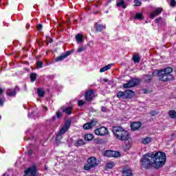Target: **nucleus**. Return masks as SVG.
<instances>
[{"instance_id":"b1692460","label":"nucleus","mask_w":176,"mask_h":176,"mask_svg":"<svg viewBox=\"0 0 176 176\" xmlns=\"http://www.w3.org/2000/svg\"><path fill=\"white\" fill-rule=\"evenodd\" d=\"M168 115L169 118H170L171 119H176V111H175V110H170L168 112Z\"/></svg>"},{"instance_id":"ddd939ff","label":"nucleus","mask_w":176,"mask_h":176,"mask_svg":"<svg viewBox=\"0 0 176 176\" xmlns=\"http://www.w3.org/2000/svg\"><path fill=\"white\" fill-rule=\"evenodd\" d=\"M142 126L141 122H133L131 124V130L132 131H137Z\"/></svg>"},{"instance_id":"4468645a","label":"nucleus","mask_w":176,"mask_h":176,"mask_svg":"<svg viewBox=\"0 0 176 176\" xmlns=\"http://www.w3.org/2000/svg\"><path fill=\"white\" fill-rule=\"evenodd\" d=\"M122 176H134L133 170L130 168H124L122 171Z\"/></svg>"},{"instance_id":"a211bd4d","label":"nucleus","mask_w":176,"mask_h":176,"mask_svg":"<svg viewBox=\"0 0 176 176\" xmlns=\"http://www.w3.org/2000/svg\"><path fill=\"white\" fill-rule=\"evenodd\" d=\"M96 124H94V122H91L89 123H86L83 125V129L85 130H90V129H93V126H95Z\"/></svg>"},{"instance_id":"473e14b6","label":"nucleus","mask_w":176,"mask_h":176,"mask_svg":"<svg viewBox=\"0 0 176 176\" xmlns=\"http://www.w3.org/2000/svg\"><path fill=\"white\" fill-rule=\"evenodd\" d=\"M37 93H38V97H44L45 96V91L42 90L40 88H38L37 89Z\"/></svg>"},{"instance_id":"72a5a7b5","label":"nucleus","mask_w":176,"mask_h":176,"mask_svg":"<svg viewBox=\"0 0 176 176\" xmlns=\"http://www.w3.org/2000/svg\"><path fill=\"white\" fill-rule=\"evenodd\" d=\"M120 152L113 151V155L112 157H119L121 156Z\"/></svg>"},{"instance_id":"8fccbe9b","label":"nucleus","mask_w":176,"mask_h":176,"mask_svg":"<svg viewBox=\"0 0 176 176\" xmlns=\"http://www.w3.org/2000/svg\"><path fill=\"white\" fill-rule=\"evenodd\" d=\"M49 43H53V38H50Z\"/></svg>"},{"instance_id":"9d476101","label":"nucleus","mask_w":176,"mask_h":176,"mask_svg":"<svg viewBox=\"0 0 176 176\" xmlns=\"http://www.w3.org/2000/svg\"><path fill=\"white\" fill-rule=\"evenodd\" d=\"M94 28L96 32H102V31H105V30H107V25L96 22L94 24Z\"/></svg>"},{"instance_id":"4d7b16f0","label":"nucleus","mask_w":176,"mask_h":176,"mask_svg":"<svg viewBox=\"0 0 176 176\" xmlns=\"http://www.w3.org/2000/svg\"><path fill=\"white\" fill-rule=\"evenodd\" d=\"M0 120H1V117H0Z\"/></svg>"},{"instance_id":"bb28decb","label":"nucleus","mask_w":176,"mask_h":176,"mask_svg":"<svg viewBox=\"0 0 176 176\" xmlns=\"http://www.w3.org/2000/svg\"><path fill=\"white\" fill-rule=\"evenodd\" d=\"M134 19L135 20H144V15L142 13L138 12L134 16Z\"/></svg>"},{"instance_id":"f704fd0d","label":"nucleus","mask_w":176,"mask_h":176,"mask_svg":"<svg viewBox=\"0 0 176 176\" xmlns=\"http://www.w3.org/2000/svg\"><path fill=\"white\" fill-rule=\"evenodd\" d=\"M36 65L37 69L43 68V62L42 61H37Z\"/></svg>"},{"instance_id":"e433bc0d","label":"nucleus","mask_w":176,"mask_h":176,"mask_svg":"<svg viewBox=\"0 0 176 176\" xmlns=\"http://www.w3.org/2000/svg\"><path fill=\"white\" fill-rule=\"evenodd\" d=\"M94 142L98 144H104V139H95Z\"/></svg>"},{"instance_id":"20e7f679","label":"nucleus","mask_w":176,"mask_h":176,"mask_svg":"<svg viewBox=\"0 0 176 176\" xmlns=\"http://www.w3.org/2000/svg\"><path fill=\"white\" fill-rule=\"evenodd\" d=\"M134 96H135V92L130 89H127L124 91H120L117 93V98H122V100H131Z\"/></svg>"},{"instance_id":"7c9ffc66","label":"nucleus","mask_w":176,"mask_h":176,"mask_svg":"<svg viewBox=\"0 0 176 176\" xmlns=\"http://www.w3.org/2000/svg\"><path fill=\"white\" fill-rule=\"evenodd\" d=\"M104 156L107 157H112L113 156V151L112 150H107L104 151Z\"/></svg>"},{"instance_id":"7ed1b4c3","label":"nucleus","mask_w":176,"mask_h":176,"mask_svg":"<svg viewBox=\"0 0 176 176\" xmlns=\"http://www.w3.org/2000/svg\"><path fill=\"white\" fill-rule=\"evenodd\" d=\"M173 72V68L166 67L164 69H160L157 71V76L160 80L162 82H170V80H174V76L171 74Z\"/></svg>"},{"instance_id":"ea45409f","label":"nucleus","mask_w":176,"mask_h":176,"mask_svg":"<svg viewBox=\"0 0 176 176\" xmlns=\"http://www.w3.org/2000/svg\"><path fill=\"white\" fill-rule=\"evenodd\" d=\"M86 49H87L86 46L80 47L78 48V53H82V52H85V50H86Z\"/></svg>"},{"instance_id":"3c124183","label":"nucleus","mask_w":176,"mask_h":176,"mask_svg":"<svg viewBox=\"0 0 176 176\" xmlns=\"http://www.w3.org/2000/svg\"><path fill=\"white\" fill-rule=\"evenodd\" d=\"M48 168H49L47 167V166H46V165L44 166V169H45V170H47Z\"/></svg>"},{"instance_id":"f03ea898","label":"nucleus","mask_w":176,"mask_h":176,"mask_svg":"<svg viewBox=\"0 0 176 176\" xmlns=\"http://www.w3.org/2000/svg\"><path fill=\"white\" fill-rule=\"evenodd\" d=\"M113 133L120 141H129L130 140V133L121 126L113 127Z\"/></svg>"},{"instance_id":"0eeeda50","label":"nucleus","mask_w":176,"mask_h":176,"mask_svg":"<svg viewBox=\"0 0 176 176\" xmlns=\"http://www.w3.org/2000/svg\"><path fill=\"white\" fill-rule=\"evenodd\" d=\"M140 85V80L137 78H132L129 80L126 83L123 85L124 89H130V87H135V86H138Z\"/></svg>"},{"instance_id":"cd10ccee","label":"nucleus","mask_w":176,"mask_h":176,"mask_svg":"<svg viewBox=\"0 0 176 176\" xmlns=\"http://www.w3.org/2000/svg\"><path fill=\"white\" fill-rule=\"evenodd\" d=\"M76 41L78 43H80V42H83V35H82V34H77L76 36Z\"/></svg>"},{"instance_id":"58836bf2","label":"nucleus","mask_w":176,"mask_h":176,"mask_svg":"<svg viewBox=\"0 0 176 176\" xmlns=\"http://www.w3.org/2000/svg\"><path fill=\"white\" fill-rule=\"evenodd\" d=\"M134 3L135 6H141L142 2H141V0H134Z\"/></svg>"},{"instance_id":"c85d7f7f","label":"nucleus","mask_w":176,"mask_h":176,"mask_svg":"<svg viewBox=\"0 0 176 176\" xmlns=\"http://www.w3.org/2000/svg\"><path fill=\"white\" fill-rule=\"evenodd\" d=\"M16 89H17V87H15L14 91L8 92L7 96H8V97H16V95L17 94L16 92Z\"/></svg>"},{"instance_id":"393cba45","label":"nucleus","mask_w":176,"mask_h":176,"mask_svg":"<svg viewBox=\"0 0 176 176\" xmlns=\"http://www.w3.org/2000/svg\"><path fill=\"white\" fill-rule=\"evenodd\" d=\"M116 166L115 162H109L106 164V168L107 170L112 169L113 167Z\"/></svg>"},{"instance_id":"09e8293b","label":"nucleus","mask_w":176,"mask_h":176,"mask_svg":"<svg viewBox=\"0 0 176 176\" xmlns=\"http://www.w3.org/2000/svg\"><path fill=\"white\" fill-rule=\"evenodd\" d=\"M43 109L45 110L46 111H49V109L46 106H43Z\"/></svg>"},{"instance_id":"603ef678","label":"nucleus","mask_w":176,"mask_h":176,"mask_svg":"<svg viewBox=\"0 0 176 176\" xmlns=\"http://www.w3.org/2000/svg\"><path fill=\"white\" fill-rule=\"evenodd\" d=\"M32 176H38L36 173H34V175H32Z\"/></svg>"},{"instance_id":"a19ab883","label":"nucleus","mask_w":176,"mask_h":176,"mask_svg":"<svg viewBox=\"0 0 176 176\" xmlns=\"http://www.w3.org/2000/svg\"><path fill=\"white\" fill-rule=\"evenodd\" d=\"M170 6L172 8H175V6H176V1H175V0H170Z\"/></svg>"},{"instance_id":"79ce46f5","label":"nucleus","mask_w":176,"mask_h":176,"mask_svg":"<svg viewBox=\"0 0 176 176\" xmlns=\"http://www.w3.org/2000/svg\"><path fill=\"white\" fill-rule=\"evenodd\" d=\"M38 31H42V28H43V25L41 23H38L36 26Z\"/></svg>"},{"instance_id":"2f4dec72","label":"nucleus","mask_w":176,"mask_h":176,"mask_svg":"<svg viewBox=\"0 0 176 176\" xmlns=\"http://www.w3.org/2000/svg\"><path fill=\"white\" fill-rule=\"evenodd\" d=\"M151 141H152V138L146 137V138H144L142 140V142L144 145H146V144H149V142H151Z\"/></svg>"},{"instance_id":"423d86ee","label":"nucleus","mask_w":176,"mask_h":176,"mask_svg":"<svg viewBox=\"0 0 176 176\" xmlns=\"http://www.w3.org/2000/svg\"><path fill=\"white\" fill-rule=\"evenodd\" d=\"M94 133L96 135H98L100 137H104L105 135H108L109 134V131L105 126H101L94 130Z\"/></svg>"},{"instance_id":"412c9836","label":"nucleus","mask_w":176,"mask_h":176,"mask_svg":"<svg viewBox=\"0 0 176 176\" xmlns=\"http://www.w3.org/2000/svg\"><path fill=\"white\" fill-rule=\"evenodd\" d=\"M113 66V64H109V65L100 68V73L105 72V71H108L109 69H111V68H112Z\"/></svg>"},{"instance_id":"de8ad7c7","label":"nucleus","mask_w":176,"mask_h":176,"mask_svg":"<svg viewBox=\"0 0 176 176\" xmlns=\"http://www.w3.org/2000/svg\"><path fill=\"white\" fill-rule=\"evenodd\" d=\"M56 118H57V116H52L51 118V120H53V121L56 120Z\"/></svg>"},{"instance_id":"2eb2a0df","label":"nucleus","mask_w":176,"mask_h":176,"mask_svg":"<svg viewBox=\"0 0 176 176\" xmlns=\"http://www.w3.org/2000/svg\"><path fill=\"white\" fill-rule=\"evenodd\" d=\"M152 76H155L154 72L152 73V75L151 74L144 75L142 78L143 82H144L145 83H151V82H152Z\"/></svg>"},{"instance_id":"f257e3e1","label":"nucleus","mask_w":176,"mask_h":176,"mask_svg":"<svg viewBox=\"0 0 176 176\" xmlns=\"http://www.w3.org/2000/svg\"><path fill=\"white\" fill-rule=\"evenodd\" d=\"M166 160H167V157L164 152L148 153L142 157L140 166L145 170H149V168L159 170L166 164Z\"/></svg>"},{"instance_id":"5701e85b","label":"nucleus","mask_w":176,"mask_h":176,"mask_svg":"<svg viewBox=\"0 0 176 176\" xmlns=\"http://www.w3.org/2000/svg\"><path fill=\"white\" fill-rule=\"evenodd\" d=\"M30 82L34 83V82H35V80L38 79V74L36 73H32L30 74Z\"/></svg>"},{"instance_id":"6e6552de","label":"nucleus","mask_w":176,"mask_h":176,"mask_svg":"<svg viewBox=\"0 0 176 176\" xmlns=\"http://www.w3.org/2000/svg\"><path fill=\"white\" fill-rule=\"evenodd\" d=\"M96 94L94 93V90L89 89L85 92V98L87 102H91L93 100H94V97Z\"/></svg>"},{"instance_id":"5fc2aeb1","label":"nucleus","mask_w":176,"mask_h":176,"mask_svg":"<svg viewBox=\"0 0 176 176\" xmlns=\"http://www.w3.org/2000/svg\"><path fill=\"white\" fill-rule=\"evenodd\" d=\"M1 2H2V0H0V3H1Z\"/></svg>"},{"instance_id":"6ab92c4d","label":"nucleus","mask_w":176,"mask_h":176,"mask_svg":"<svg viewBox=\"0 0 176 176\" xmlns=\"http://www.w3.org/2000/svg\"><path fill=\"white\" fill-rule=\"evenodd\" d=\"M132 60L134 63L140 64V63H141V58L140 57V54H136L133 55L132 57Z\"/></svg>"},{"instance_id":"49530a36","label":"nucleus","mask_w":176,"mask_h":176,"mask_svg":"<svg viewBox=\"0 0 176 176\" xmlns=\"http://www.w3.org/2000/svg\"><path fill=\"white\" fill-rule=\"evenodd\" d=\"M151 115L152 116H155V115H156V111H151Z\"/></svg>"},{"instance_id":"4be33fe9","label":"nucleus","mask_w":176,"mask_h":176,"mask_svg":"<svg viewBox=\"0 0 176 176\" xmlns=\"http://www.w3.org/2000/svg\"><path fill=\"white\" fill-rule=\"evenodd\" d=\"M86 142H85V140L83 139L78 140L75 143V146L79 147L85 145Z\"/></svg>"},{"instance_id":"a878e982","label":"nucleus","mask_w":176,"mask_h":176,"mask_svg":"<svg viewBox=\"0 0 176 176\" xmlns=\"http://www.w3.org/2000/svg\"><path fill=\"white\" fill-rule=\"evenodd\" d=\"M94 138V136L91 133L86 134L84 137L85 141H91Z\"/></svg>"},{"instance_id":"9b49d317","label":"nucleus","mask_w":176,"mask_h":176,"mask_svg":"<svg viewBox=\"0 0 176 176\" xmlns=\"http://www.w3.org/2000/svg\"><path fill=\"white\" fill-rule=\"evenodd\" d=\"M70 54H72V50L67 51L65 53L58 56L56 58L55 61L56 63H58V61H63V60H65V58H67L68 56H70Z\"/></svg>"},{"instance_id":"f3484780","label":"nucleus","mask_w":176,"mask_h":176,"mask_svg":"<svg viewBox=\"0 0 176 176\" xmlns=\"http://www.w3.org/2000/svg\"><path fill=\"white\" fill-rule=\"evenodd\" d=\"M60 109H62L63 112L66 113V115H71L72 113V107H61Z\"/></svg>"},{"instance_id":"a18cd8bd","label":"nucleus","mask_w":176,"mask_h":176,"mask_svg":"<svg viewBox=\"0 0 176 176\" xmlns=\"http://www.w3.org/2000/svg\"><path fill=\"white\" fill-rule=\"evenodd\" d=\"M28 155H29L30 156H31V155H32V150H29V151H28Z\"/></svg>"},{"instance_id":"39448f33","label":"nucleus","mask_w":176,"mask_h":176,"mask_svg":"<svg viewBox=\"0 0 176 176\" xmlns=\"http://www.w3.org/2000/svg\"><path fill=\"white\" fill-rule=\"evenodd\" d=\"M87 164L84 166V170L86 171H89V170H91V168H94L98 166V162H97V158L95 157H91L87 160Z\"/></svg>"},{"instance_id":"dca6fc26","label":"nucleus","mask_w":176,"mask_h":176,"mask_svg":"<svg viewBox=\"0 0 176 176\" xmlns=\"http://www.w3.org/2000/svg\"><path fill=\"white\" fill-rule=\"evenodd\" d=\"M117 8H122V9H126L127 5L124 3V0H118L116 2Z\"/></svg>"},{"instance_id":"c756f323","label":"nucleus","mask_w":176,"mask_h":176,"mask_svg":"<svg viewBox=\"0 0 176 176\" xmlns=\"http://www.w3.org/2000/svg\"><path fill=\"white\" fill-rule=\"evenodd\" d=\"M61 140H63V135L58 133V134L56 135V137L55 138V142L58 143L61 141Z\"/></svg>"},{"instance_id":"f8f14e48","label":"nucleus","mask_w":176,"mask_h":176,"mask_svg":"<svg viewBox=\"0 0 176 176\" xmlns=\"http://www.w3.org/2000/svg\"><path fill=\"white\" fill-rule=\"evenodd\" d=\"M163 12V8L158 7L154 11H153L150 14V19H153L156 17V16H159L160 14H162V12Z\"/></svg>"},{"instance_id":"1a4fd4ad","label":"nucleus","mask_w":176,"mask_h":176,"mask_svg":"<svg viewBox=\"0 0 176 176\" xmlns=\"http://www.w3.org/2000/svg\"><path fill=\"white\" fill-rule=\"evenodd\" d=\"M71 123H72V121L71 120H67L65 121L64 126L60 129L59 133L60 134H65L68 130H69V128L71 127Z\"/></svg>"},{"instance_id":"4c0bfd02","label":"nucleus","mask_w":176,"mask_h":176,"mask_svg":"<svg viewBox=\"0 0 176 176\" xmlns=\"http://www.w3.org/2000/svg\"><path fill=\"white\" fill-rule=\"evenodd\" d=\"M56 115L57 119H61L63 117V113L60 112V111H56Z\"/></svg>"},{"instance_id":"aec40b11","label":"nucleus","mask_w":176,"mask_h":176,"mask_svg":"<svg viewBox=\"0 0 176 176\" xmlns=\"http://www.w3.org/2000/svg\"><path fill=\"white\" fill-rule=\"evenodd\" d=\"M3 94H5V89L0 87V97L1 96L5 97L3 96ZM4 102H5V101L3 100V99L0 98V106L1 107H3Z\"/></svg>"},{"instance_id":"6e6d98bb","label":"nucleus","mask_w":176,"mask_h":176,"mask_svg":"<svg viewBox=\"0 0 176 176\" xmlns=\"http://www.w3.org/2000/svg\"><path fill=\"white\" fill-rule=\"evenodd\" d=\"M47 45H49V43H47Z\"/></svg>"},{"instance_id":"c9c22d12","label":"nucleus","mask_w":176,"mask_h":176,"mask_svg":"<svg viewBox=\"0 0 176 176\" xmlns=\"http://www.w3.org/2000/svg\"><path fill=\"white\" fill-rule=\"evenodd\" d=\"M86 102H87L86 100L83 101L82 100H78V107H83V105H85V104H86Z\"/></svg>"},{"instance_id":"37998d69","label":"nucleus","mask_w":176,"mask_h":176,"mask_svg":"<svg viewBox=\"0 0 176 176\" xmlns=\"http://www.w3.org/2000/svg\"><path fill=\"white\" fill-rule=\"evenodd\" d=\"M163 18L162 17H159V18H157L155 19V23H157V24H159V23H160V20H162Z\"/></svg>"},{"instance_id":"c03bdc74","label":"nucleus","mask_w":176,"mask_h":176,"mask_svg":"<svg viewBox=\"0 0 176 176\" xmlns=\"http://www.w3.org/2000/svg\"><path fill=\"white\" fill-rule=\"evenodd\" d=\"M101 111L102 112H107V107H102V109H101Z\"/></svg>"},{"instance_id":"864d4df0","label":"nucleus","mask_w":176,"mask_h":176,"mask_svg":"<svg viewBox=\"0 0 176 176\" xmlns=\"http://www.w3.org/2000/svg\"><path fill=\"white\" fill-rule=\"evenodd\" d=\"M104 82H108V80H107V79H104Z\"/></svg>"}]
</instances>
